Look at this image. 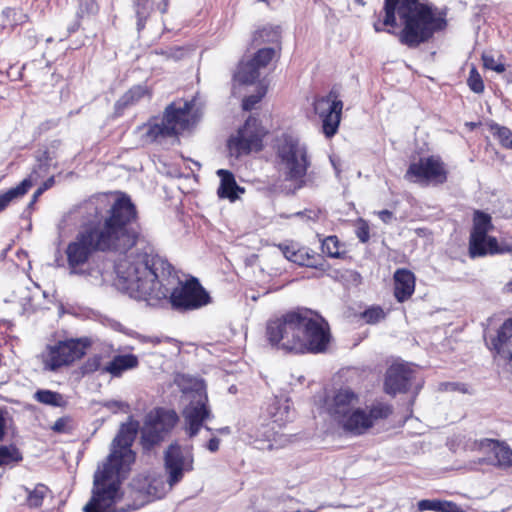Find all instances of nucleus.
Wrapping results in <instances>:
<instances>
[{
	"label": "nucleus",
	"instance_id": "nucleus-1",
	"mask_svg": "<svg viewBox=\"0 0 512 512\" xmlns=\"http://www.w3.org/2000/svg\"><path fill=\"white\" fill-rule=\"evenodd\" d=\"M117 281L131 298L158 306L167 301L179 312L198 310L212 302L199 279L181 281L174 266L164 257L149 252L131 253L115 266Z\"/></svg>",
	"mask_w": 512,
	"mask_h": 512
},
{
	"label": "nucleus",
	"instance_id": "nucleus-2",
	"mask_svg": "<svg viewBox=\"0 0 512 512\" xmlns=\"http://www.w3.org/2000/svg\"><path fill=\"white\" fill-rule=\"evenodd\" d=\"M113 194L115 198L106 215L81 225L68 243L65 254L72 272H82L96 253L126 254L143 238L139 211L131 196L122 191Z\"/></svg>",
	"mask_w": 512,
	"mask_h": 512
},
{
	"label": "nucleus",
	"instance_id": "nucleus-3",
	"mask_svg": "<svg viewBox=\"0 0 512 512\" xmlns=\"http://www.w3.org/2000/svg\"><path fill=\"white\" fill-rule=\"evenodd\" d=\"M266 338L278 350L303 355L326 352L332 336L329 323L319 313L297 308L269 320Z\"/></svg>",
	"mask_w": 512,
	"mask_h": 512
},
{
	"label": "nucleus",
	"instance_id": "nucleus-4",
	"mask_svg": "<svg viewBox=\"0 0 512 512\" xmlns=\"http://www.w3.org/2000/svg\"><path fill=\"white\" fill-rule=\"evenodd\" d=\"M396 11L403 23L398 34L401 44L417 48L433 38L434 34L447 28V12L420 0H384L383 19H377L373 27L376 32L387 31L397 26Z\"/></svg>",
	"mask_w": 512,
	"mask_h": 512
},
{
	"label": "nucleus",
	"instance_id": "nucleus-5",
	"mask_svg": "<svg viewBox=\"0 0 512 512\" xmlns=\"http://www.w3.org/2000/svg\"><path fill=\"white\" fill-rule=\"evenodd\" d=\"M360 397L350 387L336 389L324 399L323 407L331 421L345 435L360 437L387 421L394 413L392 404L374 400L365 406H356Z\"/></svg>",
	"mask_w": 512,
	"mask_h": 512
},
{
	"label": "nucleus",
	"instance_id": "nucleus-6",
	"mask_svg": "<svg viewBox=\"0 0 512 512\" xmlns=\"http://www.w3.org/2000/svg\"><path fill=\"white\" fill-rule=\"evenodd\" d=\"M195 99H178L168 104L161 116H152L138 129H144L142 136L146 143H157L162 139L177 137L196 124L198 117L193 111Z\"/></svg>",
	"mask_w": 512,
	"mask_h": 512
},
{
	"label": "nucleus",
	"instance_id": "nucleus-7",
	"mask_svg": "<svg viewBox=\"0 0 512 512\" xmlns=\"http://www.w3.org/2000/svg\"><path fill=\"white\" fill-rule=\"evenodd\" d=\"M129 470L104 462L93 477L91 497L84 512H130L131 504L118 508L123 498L122 481Z\"/></svg>",
	"mask_w": 512,
	"mask_h": 512
},
{
	"label": "nucleus",
	"instance_id": "nucleus-8",
	"mask_svg": "<svg viewBox=\"0 0 512 512\" xmlns=\"http://www.w3.org/2000/svg\"><path fill=\"white\" fill-rule=\"evenodd\" d=\"M274 149L277 159L285 168V181L291 182L294 190L305 187L307 171L311 164L306 147L300 144L297 137L283 133L276 138Z\"/></svg>",
	"mask_w": 512,
	"mask_h": 512
},
{
	"label": "nucleus",
	"instance_id": "nucleus-9",
	"mask_svg": "<svg viewBox=\"0 0 512 512\" xmlns=\"http://www.w3.org/2000/svg\"><path fill=\"white\" fill-rule=\"evenodd\" d=\"M269 133L268 128L264 126L258 116H248L227 141L230 155L240 158L252 153H260L265 148V141Z\"/></svg>",
	"mask_w": 512,
	"mask_h": 512
},
{
	"label": "nucleus",
	"instance_id": "nucleus-10",
	"mask_svg": "<svg viewBox=\"0 0 512 512\" xmlns=\"http://www.w3.org/2000/svg\"><path fill=\"white\" fill-rule=\"evenodd\" d=\"M179 421L175 410L162 407L150 411L141 430L140 445L144 453L159 446Z\"/></svg>",
	"mask_w": 512,
	"mask_h": 512
},
{
	"label": "nucleus",
	"instance_id": "nucleus-11",
	"mask_svg": "<svg viewBox=\"0 0 512 512\" xmlns=\"http://www.w3.org/2000/svg\"><path fill=\"white\" fill-rule=\"evenodd\" d=\"M492 229L491 216L479 210L475 211L468 241V254L471 259L503 252L497 238L488 235Z\"/></svg>",
	"mask_w": 512,
	"mask_h": 512
},
{
	"label": "nucleus",
	"instance_id": "nucleus-12",
	"mask_svg": "<svg viewBox=\"0 0 512 512\" xmlns=\"http://www.w3.org/2000/svg\"><path fill=\"white\" fill-rule=\"evenodd\" d=\"M448 174L446 164L441 157L430 155L410 162L404 178L421 186H440L447 182Z\"/></svg>",
	"mask_w": 512,
	"mask_h": 512
},
{
	"label": "nucleus",
	"instance_id": "nucleus-13",
	"mask_svg": "<svg viewBox=\"0 0 512 512\" xmlns=\"http://www.w3.org/2000/svg\"><path fill=\"white\" fill-rule=\"evenodd\" d=\"M89 346L90 341L87 338H71L58 341L56 344L47 347L43 359L44 366L50 371H57L62 367L70 366L85 356Z\"/></svg>",
	"mask_w": 512,
	"mask_h": 512
},
{
	"label": "nucleus",
	"instance_id": "nucleus-14",
	"mask_svg": "<svg viewBox=\"0 0 512 512\" xmlns=\"http://www.w3.org/2000/svg\"><path fill=\"white\" fill-rule=\"evenodd\" d=\"M139 430V422L132 416L129 421L123 423L113 440L115 449L109 454L106 461L112 465L130 470V465L135 462L136 454L131 449Z\"/></svg>",
	"mask_w": 512,
	"mask_h": 512
},
{
	"label": "nucleus",
	"instance_id": "nucleus-15",
	"mask_svg": "<svg viewBox=\"0 0 512 512\" xmlns=\"http://www.w3.org/2000/svg\"><path fill=\"white\" fill-rule=\"evenodd\" d=\"M163 462L167 475L166 482L171 489L183 480L186 472L193 471V448H183L177 441H175L164 451Z\"/></svg>",
	"mask_w": 512,
	"mask_h": 512
},
{
	"label": "nucleus",
	"instance_id": "nucleus-16",
	"mask_svg": "<svg viewBox=\"0 0 512 512\" xmlns=\"http://www.w3.org/2000/svg\"><path fill=\"white\" fill-rule=\"evenodd\" d=\"M314 113L320 118L326 138L337 134L342 119L343 101L338 91L331 89L326 95L317 96L313 102Z\"/></svg>",
	"mask_w": 512,
	"mask_h": 512
},
{
	"label": "nucleus",
	"instance_id": "nucleus-17",
	"mask_svg": "<svg viewBox=\"0 0 512 512\" xmlns=\"http://www.w3.org/2000/svg\"><path fill=\"white\" fill-rule=\"evenodd\" d=\"M165 494V481L161 475H140L133 479L131 484V510H137L156 499H161Z\"/></svg>",
	"mask_w": 512,
	"mask_h": 512
},
{
	"label": "nucleus",
	"instance_id": "nucleus-18",
	"mask_svg": "<svg viewBox=\"0 0 512 512\" xmlns=\"http://www.w3.org/2000/svg\"><path fill=\"white\" fill-rule=\"evenodd\" d=\"M416 374V370L408 363H393L385 373L384 393L391 397L407 393L411 389Z\"/></svg>",
	"mask_w": 512,
	"mask_h": 512
},
{
	"label": "nucleus",
	"instance_id": "nucleus-19",
	"mask_svg": "<svg viewBox=\"0 0 512 512\" xmlns=\"http://www.w3.org/2000/svg\"><path fill=\"white\" fill-rule=\"evenodd\" d=\"M186 432L190 438L195 437L205 421L213 417L206 393L194 396L183 410Z\"/></svg>",
	"mask_w": 512,
	"mask_h": 512
},
{
	"label": "nucleus",
	"instance_id": "nucleus-20",
	"mask_svg": "<svg viewBox=\"0 0 512 512\" xmlns=\"http://www.w3.org/2000/svg\"><path fill=\"white\" fill-rule=\"evenodd\" d=\"M276 50L274 48L259 49L252 59L247 62H240L234 79L240 84H252L260 76L259 70L265 68L275 57Z\"/></svg>",
	"mask_w": 512,
	"mask_h": 512
},
{
	"label": "nucleus",
	"instance_id": "nucleus-21",
	"mask_svg": "<svg viewBox=\"0 0 512 512\" xmlns=\"http://www.w3.org/2000/svg\"><path fill=\"white\" fill-rule=\"evenodd\" d=\"M281 249L289 261L299 266L314 268L322 272H326L330 268L324 257L309 247L291 243L281 247Z\"/></svg>",
	"mask_w": 512,
	"mask_h": 512
},
{
	"label": "nucleus",
	"instance_id": "nucleus-22",
	"mask_svg": "<svg viewBox=\"0 0 512 512\" xmlns=\"http://www.w3.org/2000/svg\"><path fill=\"white\" fill-rule=\"evenodd\" d=\"M486 344L504 360L512 361V317L506 319L494 335L485 338Z\"/></svg>",
	"mask_w": 512,
	"mask_h": 512
},
{
	"label": "nucleus",
	"instance_id": "nucleus-23",
	"mask_svg": "<svg viewBox=\"0 0 512 512\" xmlns=\"http://www.w3.org/2000/svg\"><path fill=\"white\" fill-rule=\"evenodd\" d=\"M393 295L397 302L408 301L415 292L416 277L407 268H398L393 275Z\"/></svg>",
	"mask_w": 512,
	"mask_h": 512
},
{
	"label": "nucleus",
	"instance_id": "nucleus-24",
	"mask_svg": "<svg viewBox=\"0 0 512 512\" xmlns=\"http://www.w3.org/2000/svg\"><path fill=\"white\" fill-rule=\"evenodd\" d=\"M152 89L146 84H137L130 87L114 104V117H121L125 111L137 105L142 99H150Z\"/></svg>",
	"mask_w": 512,
	"mask_h": 512
},
{
	"label": "nucleus",
	"instance_id": "nucleus-25",
	"mask_svg": "<svg viewBox=\"0 0 512 512\" xmlns=\"http://www.w3.org/2000/svg\"><path fill=\"white\" fill-rule=\"evenodd\" d=\"M139 366V359L134 354L116 355L102 369L103 373H109L113 377H121L128 370Z\"/></svg>",
	"mask_w": 512,
	"mask_h": 512
},
{
	"label": "nucleus",
	"instance_id": "nucleus-26",
	"mask_svg": "<svg viewBox=\"0 0 512 512\" xmlns=\"http://www.w3.org/2000/svg\"><path fill=\"white\" fill-rule=\"evenodd\" d=\"M217 175L220 177V186L218 188V196L234 201L238 198L237 191L244 192L234 177V174L226 169H219Z\"/></svg>",
	"mask_w": 512,
	"mask_h": 512
},
{
	"label": "nucleus",
	"instance_id": "nucleus-27",
	"mask_svg": "<svg viewBox=\"0 0 512 512\" xmlns=\"http://www.w3.org/2000/svg\"><path fill=\"white\" fill-rule=\"evenodd\" d=\"M32 186L33 181L31 176H29L23 179L16 187L10 188L4 193L0 194V213L4 211L13 200L21 198L27 194Z\"/></svg>",
	"mask_w": 512,
	"mask_h": 512
},
{
	"label": "nucleus",
	"instance_id": "nucleus-28",
	"mask_svg": "<svg viewBox=\"0 0 512 512\" xmlns=\"http://www.w3.org/2000/svg\"><path fill=\"white\" fill-rule=\"evenodd\" d=\"M481 445L490 447L493 450L499 465L512 466V449L508 445L500 443L495 439H484Z\"/></svg>",
	"mask_w": 512,
	"mask_h": 512
},
{
	"label": "nucleus",
	"instance_id": "nucleus-29",
	"mask_svg": "<svg viewBox=\"0 0 512 512\" xmlns=\"http://www.w3.org/2000/svg\"><path fill=\"white\" fill-rule=\"evenodd\" d=\"M321 248L323 253H325L330 258H347L345 244L342 243L336 235H329L325 237L321 242Z\"/></svg>",
	"mask_w": 512,
	"mask_h": 512
},
{
	"label": "nucleus",
	"instance_id": "nucleus-30",
	"mask_svg": "<svg viewBox=\"0 0 512 512\" xmlns=\"http://www.w3.org/2000/svg\"><path fill=\"white\" fill-rule=\"evenodd\" d=\"M26 492V505L31 509H36L43 505L44 499L51 493V490L47 485L38 483L33 489L26 488Z\"/></svg>",
	"mask_w": 512,
	"mask_h": 512
},
{
	"label": "nucleus",
	"instance_id": "nucleus-31",
	"mask_svg": "<svg viewBox=\"0 0 512 512\" xmlns=\"http://www.w3.org/2000/svg\"><path fill=\"white\" fill-rule=\"evenodd\" d=\"M34 398L41 404L53 407H65L67 405V401L61 393L48 389L37 390Z\"/></svg>",
	"mask_w": 512,
	"mask_h": 512
},
{
	"label": "nucleus",
	"instance_id": "nucleus-32",
	"mask_svg": "<svg viewBox=\"0 0 512 512\" xmlns=\"http://www.w3.org/2000/svg\"><path fill=\"white\" fill-rule=\"evenodd\" d=\"M280 38V27H263L254 33L252 41L256 45H261L263 43H279Z\"/></svg>",
	"mask_w": 512,
	"mask_h": 512
},
{
	"label": "nucleus",
	"instance_id": "nucleus-33",
	"mask_svg": "<svg viewBox=\"0 0 512 512\" xmlns=\"http://www.w3.org/2000/svg\"><path fill=\"white\" fill-rule=\"evenodd\" d=\"M387 312L380 305H371L362 311L359 317L368 325H376L384 321L387 317Z\"/></svg>",
	"mask_w": 512,
	"mask_h": 512
},
{
	"label": "nucleus",
	"instance_id": "nucleus-34",
	"mask_svg": "<svg viewBox=\"0 0 512 512\" xmlns=\"http://www.w3.org/2000/svg\"><path fill=\"white\" fill-rule=\"evenodd\" d=\"M74 429L75 422L70 415L58 418L51 426V430L57 434H71Z\"/></svg>",
	"mask_w": 512,
	"mask_h": 512
},
{
	"label": "nucleus",
	"instance_id": "nucleus-35",
	"mask_svg": "<svg viewBox=\"0 0 512 512\" xmlns=\"http://www.w3.org/2000/svg\"><path fill=\"white\" fill-rule=\"evenodd\" d=\"M22 460L21 453L19 452L18 448H16L13 445L0 446V462L1 466L6 465L12 462H18Z\"/></svg>",
	"mask_w": 512,
	"mask_h": 512
},
{
	"label": "nucleus",
	"instance_id": "nucleus-36",
	"mask_svg": "<svg viewBox=\"0 0 512 512\" xmlns=\"http://www.w3.org/2000/svg\"><path fill=\"white\" fill-rule=\"evenodd\" d=\"M491 131L503 147L512 149V131L509 128L493 124Z\"/></svg>",
	"mask_w": 512,
	"mask_h": 512
},
{
	"label": "nucleus",
	"instance_id": "nucleus-37",
	"mask_svg": "<svg viewBox=\"0 0 512 512\" xmlns=\"http://www.w3.org/2000/svg\"><path fill=\"white\" fill-rule=\"evenodd\" d=\"M467 84L469 88L477 94H480L484 91L485 86L483 79L480 73L478 72L477 68L474 66L470 69Z\"/></svg>",
	"mask_w": 512,
	"mask_h": 512
},
{
	"label": "nucleus",
	"instance_id": "nucleus-38",
	"mask_svg": "<svg viewBox=\"0 0 512 512\" xmlns=\"http://www.w3.org/2000/svg\"><path fill=\"white\" fill-rule=\"evenodd\" d=\"M267 92V88L261 86L258 88L256 94L246 96L242 101V108L245 111H251L262 100Z\"/></svg>",
	"mask_w": 512,
	"mask_h": 512
},
{
	"label": "nucleus",
	"instance_id": "nucleus-39",
	"mask_svg": "<svg viewBox=\"0 0 512 512\" xmlns=\"http://www.w3.org/2000/svg\"><path fill=\"white\" fill-rule=\"evenodd\" d=\"M104 366H102V356L95 354L89 357L81 366V371L83 374H91L98 370H102Z\"/></svg>",
	"mask_w": 512,
	"mask_h": 512
},
{
	"label": "nucleus",
	"instance_id": "nucleus-40",
	"mask_svg": "<svg viewBox=\"0 0 512 512\" xmlns=\"http://www.w3.org/2000/svg\"><path fill=\"white\" fill-rule=\"evenodd\" d=\"M355 226V234L359 241L361 243H367L370 239V226L368 222L363 218H359L357 219Z\"/></svg>",
	"mask_w": 512,
	"mask_h": 512
},
{
	"label": "nucleus",
	"instance_id": "nucleus-41",
	"mask_svg": "<svg viewBox=\"0 0 512 512\" xmlns=\"http://www.w3.org/2000/svg\"><path fill=\"white\" fill-rule=\"evenodd\" d=\"M55 184L54 176L49 177L47 180H45L41 186H39L36 191L33 193L32 198L28 204L29 208H32L35 203L38 201L39 197L43 195V193L53 187Z\"/></svg>",
	"mask_w": 512,
	"mask_h": 512
},
{
	"label": "nucleus",
	"instance_id": "nucleus-42",
	"mask_svg": "<svg viewBox=\"0 0 512 512\" xmlns=\"http://www.w3.org/2000/svg\"><path fill=\"white\" fill-rule=\"evenodd\" d=\"M441 500H430V499H423L420 500L417 504L419 511H436L438 512L440 508Z\"/></svg>",
	"mask_w": 512,
	"mask_h": 512
},
{
	"label": "nucleus",
	"instance_id": "nucleus-43",
	"mask_svg": "<svg viewBox=\"0 0 512 512\" xmlns=\"http://www.w3.org/2000/svg\"><path fill=\"white\" fill-rule=\"evenodd\" d=\"M484 66L488 69H491L497 73H502L505 71V66L502 63L496 64L495 60L492 56H483Z\"/></svg>",
	"mask_w": 512,
	"mask_h": 512
},
{
	"label": "nucleus",
	"instance_id": "nucleus-44",
	"mask_svg": "<svg viewBox=\"0 0 512 512\" xmlns=\"http://www.w3.org/2000/svg\"><path fill=\"white\" fill-rule=\"evenodd\" d=\"M438 512H463L462 509L453 501L441 500Z\"/></svg>",
	"mask_w": 512,
	"mask_h": 512
},
{
	"label": "nucleus",
	"instance_id": "nucleus-45",
	"mask_svg": "<svg viewBox=\"0 0 512 512\" xmlns=\"http://www.w3.org/2000/svg\"><path fill=\"white\" fill-rule=\"evenodd\" d=\"M106 406L113 412L122 411L124 413H128L130 410L129 404L120 401L108 402Z\"/></svg>",
	"mask_w": 512,
	"mask_h": 512
},
{
	"label": "nucleus",
	"instance_id": "nucleus-46",
	"mask_svg": "<svg viewBox=\"0 0 512 512\" xmlns=\"http://www.w3.org/2000/svg\"><path fill=\"white\" fill-rule=\"evenodd\" d=\"M220 447V439L217 437H212L209 439V441L206 443V448L212 452L215 453L219 450Z\"/></svg>",
	"mask_w": 512,
	"mask_h": 512
},
{
	"label": "nucleus",
	"instance_id": "nucleus-47",
	"mask_svg": "<svg viewBox=\"0 0 512 512\" xmlns=\"http://www.w3.org/2000/svg\"><path fill=\"white\" fill-rule=\"evenodd\" d=\"M378 217L387 224L392 220L393 213L390 210L384 209L378 212Z\"/></svg>",
	"mask_w": 512,
	"mask_h": 512
},
{
	"label": "nucleus",
	"instance_id": "nucleus-48",
	"mask_svg": "<svg viewBox=\"0 0 512 512\" xmlns=\"http://www.w3.org/2000/svg\"><path fill=\"white\" fill-rule=\"evenodd\" d=\"M5 428H6V420L2 411L0 410V441L3 440L5 436Z\"/></svg>",
	"mask_w": 512,
	"mask_h": 512
},
{
	"label": "nucleus",
	"instance_id": "nucleus-49",
	"mask_svg": "<svg viewBox=\"0 0 512 512\" xmlns=\"http://www.w3.org/2000/svg\"><path fill=\"white\" fill-rule=\"evenodd\" d=\"M216 432L221 435H229L231 433V429L229 426H225V427L216 429Z\"/></svg>",
	"mask_w": 512,
	"mask_h": 512
},
{
	"label": "nucleus",
	"instance_id": "nucleus-50",
	"mask_svg": "<svg viewBox=\"0 0 512 512\" xmlns=\"http://www.w3.org/2000/svg\"><path fill=\"white\" fill-rule=\"evenodd\" d=\"M478 125H479V123H475V122H467L466 123V126H468L471 130L475 129Z\"/></svg>",
	"mask_w": 512,
	"mask_h": 512
},
{
	"label": "nucleus",
	"instance_id": "nucleus-51",
	"mask_svg": "<svg viewBox=\"0 0 512 512\" xmlns=\"http://www.w3.org/2000/svg\"><path fill=\"white\" fill-rule=\"evenodd\" d=\"M207 431H212V429L209 426H204Z\"/></svg>",
	"mask_w": 512,
	"mask_h": 512
},
{
	"label": "nucleus",
	"instance_id": "nucleus-52",
	"mask_svg": "<svg viewBox=\"0 0 512 512\" xmlns=\"http://www.w3.org/2000/svg\"><path fill=\"white\" fill-rule=\"evenodd\" d=\"M510 285H512V282L510 283Z\"/></svg>",
	"mask_w": 512,
	"mask_h": 512
}]
</instances>
